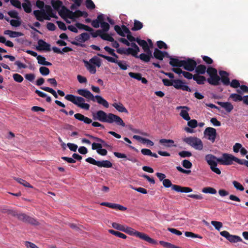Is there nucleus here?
Returning <instances> with one entry per match:
<instances>
[{"mask_svg": "<svg viewBox=\"0 0 248 248\" xmlns=\"http://www.w3.org/2000/svg\"><path fill=\"white\" fill-rule=\"evenodd\" d=\"M93 119L109 124L115 123L116 124L123 127L125 126V123L119 116L111 113L107 114L103 110L97 111L95 115H93Z\"/></svg>", "mask_w": 248, "mask_h": 248, "instance_id": "nucleus-1", "label": "nucleus"}, {"mask_svg": "<svg viewBox=\"0 0 248 248\" xmlns=\"http://www.w3.org/2000/svg\"><path fill=\"white\" fill-rule=\"evenodd\" d=\"M124 229L125 231H124V232L130 235H135L136 237H139L140 239L144 240L151 244L156 245L157 244V242L156 240L150 237L147 234L144 233L136 231L132 228L127 226H125Z\"/></svg>", "mask_w": 248, "mask_h": 248, "instance_id": "nucleus-2", "label": "nucleus"}, {"mask_svg": "<svg viewBox=\"0 0 248 248\" xmlns=\"http://www.w3.org/2000/svg\"><path fill=\"white\" fill-rule=\"evenodd\" d=\"M65 99L72 102L74 104L81 108L87 110L90 108V105L87 103H84L85 100L82 97L75 96L73 94H67L65 96Z\"/></svg>", "mask_w": 248, "mask_h": 248, "instance_id": "nucleus-3", "label": "nucleus"}, {"mask_svg": "<svg viewBox=\"0 0 248 248\" xmlns=\"http://www.w3.org/2000/svg\"><path fill=\"white\" fill-rule=\"evenodd\" d=\"M208 75L210 76L207 79V82L211 85L213 86H217L220 84V78L217 75V70L212 67H208L206 69Z\"/></svg>", "mask_w": 248, "mask_h": 248, "instance_id": "nucleus-4", "label": "nucleus"}, {"mask_svg": "<svg viewBox=\"0 0 248 248\" xmlns=\"http://www.w3.org/2000/svg\"><path fill=\"white\" fill-rule=\"evenodd\" d=\"M205 160L210 166L212 171L218 175L221 174L220 170L217 167V163H219V157L217 158L212 154H208L205 155Z\"/></svg>", "mask_w": 248, "mask_h": 248, "instance_id": "nucleus-5", "label": "nucleus"}, {"mask_svg": "<svg viewBox=\"0 0 248 248\" xmlns=\"http://www.w3.org/2000/svg\"><path fill=\"white\" fill-rule=\"evenodd\" d=\"M183 140L196 150H202L203 149V143L202 140L197 137H187L183 139Z\"/></svg>", "mask_w": 248, "mask_h": 248, "instance_id": "nucleus-6", "label": "nucleus"}, {"mask_svg": "<svg viewBox=\"0 0 248 248\" xmlns=\"http://www.w3.org/2000/svg\"><path fill=\"white\" fill-rule=\"evenodd\" d=\"M233 161L237 163L240 162V159L228 153H223L222 156L219 157V164L223 165H231L233 164Z\"/></svg>", "mask_w": 248, "mask_h": 248, "instance_id": "nucleus-7", "label": "nucleus"}, {"mask_svg": "<svg viewBox=\"0 0 248 248\" xmlns=\"http://www.w3.org/2000/svg\"><path fill=\"white\" fill-rule=\"evenodd\" d=\"M90 39V35L87 32H84L80 34L79 35L76 37L75 41L71 42V43L75 46L84 47L85 45L80 43L85 42Z\"/></svg>", "mask_w": 248, "mask_h": 248, "instance_id": "nucleus-8", "label": "nucleus"}, {"mask_svg": "<svg viewBox=\"0 0 248 248\" xmlns=\"http://www.w3.org/2000/svg\"><path fill=\"white\" fill-rule=\"evenodd\" d=\"M18 219L24 222L28 223L33 225H38V222L34 218L27 215L24 213L18 214Z\"/></svg>", "mask_w": 248, "mask_h": 248, "instance_id": "nucleus-9", "label": "nucleus"}, {"mask_svg": "<svg viewBox=\"0 0 248 248\" xmlns=\"http://www.w3.org/2000/svg\"><path fill=\"white\" fill-rule=\"evenodd\" d=\"M204 136L212 142H214L216 139L217 133L216 129L213 127L206 128L204 132Z\"/></svg>", "mask_w": 248, "mask_h": 248, "instance_id": "nucleus-10", "label": "nucleus"}, {"mask_svg": "<svg viewBox=\"0 0 248 248\" xmlns=\"http://www.w3.org/2000/svg\"><path fill=\"white\" fill-rule=\"evenodd\" d=\"M197 65V62L195 60L191 58H187L186 60H183L182 67L186 70L192 72L195 69Z\"/></svg>", "mask_w": 248, "mask_h": 248, "instance_id": "nucleus-11", "label": "nucleus"}, {"mask_svg": "<svg viewBox=\"0 0 248 248\" xmlns=\"http://www.w3.org/2000/svg\"><path fill=\"white\" fill-rule=\"evenodd\" d=\"M220 234L222 236L226 238L231 243H236L238 242H241L242 241L241 237L239 236L230 234V233L226 231L221 232Z\"/></svg>", "mask_w": 248, "mask_h": 248, "instance_id": "nucleus-12", "label": "nucleus"}, {"mask_svg": "<svg viewBox=\"0 0 248 248\" xmlns=\"http://www.w3.org/2000/svg\"><path fill=\"white\" fill-rule=\"evenodd\" d=\"M33 15L36 19L40 22L43 21L44 19L50 20V18L46 15L45 9L34 10L33 11Z\"/></svg>", "mask_w": 248, "mask_h": 248, "instance_id": "nucleus-13", "label": "nucleus"}, {"mask_svg": "<svg viewBox=\"0 0 248 248\" xmlns=\"http://www.w3.org/2000/svg\"><path fill=\"white\" fill-rule=\"evenodd\" d=\"M229 98L232 99L234 102L243 101V103L248 105V95L242 96L241 95L237 93H232Z\"/></svg>", "mask_w": 248, "mask_h": 248, "instance_id": "nucleus-14", "label": "nucleus"}, {"mask_svg": "<svg viewBox=\"0 0 248 248\" xmlns=\"http://www.w3.org/2000/svg\"><path fill=\"white\" fill-rule=\"evenodd\" d=\"M77 93L80 95L87 99L88 101H94V95L91 93V92L87 89H78Z\"/></svg>", "mask_w": 248, "mask_h": 248, "instance_id": "nucleus-15", "label": "nucleus"}, {"mask_svg": "<svg viewBox=\"0 0 248 248\" xmlns=\"http://www.w3.org/2000/svg\"><path fill=\"white\" fill-rule=\"evenodd\" d=\"M102 144L99 143L93 142L92 145V149L93 150H96L97 153L101 155H106L108 153V151L105 149H102Z\"/></svg>", "mask_w": 248, "mask_h": 248, "instance_id": "nucleus-16", "label": "nucleus"}, {"mask_svg": "<svg viewBox=\"0 0 248 248\" xmlns=\"http://www.w3.org/2000/svg\"><path fill=\"white\" fill-rule=\"evenodd\" d=\"M219 74L220 76V80L223 84L225 86L229 85L230 83L229 74L225 71H220Z\"/></svg>", "mask_w": 248, "mask_h": 248, "instance_id": "nucleus-17", "label": "nucleus"}, {"mask_svg": "<svg viewBox=\"0 0 248 248\" xmlns=\"http://www.w3.org/2000/svg\"><path fill=\"white\" fill-rule=\"evenodd\" d=\"M38 50H46L47 51H49L51 50L50 45L42 39L38 40Z\"/></svg>", "mask_w": 248, "mask_h": 248, "instance_id": "nucleus-18", "label": "nucleus"}, {"mask_svg": "<svg viewBox=\"0 0 248 248\" xmlns=\"http://www.w3.org/2000/svg\"><path fill=\"white\" fill-rule=\"evenodd\" d=\"M172 190L178 192L189 193L192 191V189L189 187L181 186L179 185L173 186Z\"/></svg>", "mask_w": 248, "mask_h": 248, "instance_id": "nucleus-19", "label": "nucleus"}, {"mask_svg": "<svg viewBox=\"0 0 248 248\" xmlns=\"http://www.w3.org/2000/svg\"><path fill=\"white\" fill-rule=\"evenodd\" d=\"M93 102H97L100 105H102L106 108L109 107V104L108 101L103 98L100 95H95L94 96V101Z\"/></svg>", "mask_w": 248, "mask_h": 248, "instance_id": "nucleus-20", "label": "nucleus"}, {"mask_svg": "<svg viewBox=\"0 0 248 248\" xmlns=\"http://www.w3.org/2000/svg\"><path fill=\"white\" fill-rule=\"evenodd\" d=\"M74 117L80 121H83L84 123L86 124H90L92 123V120L90 118L85 116L84 115L80 114V113H76L74 115Z\"/></svg>", "mask_w": 248, "mask_h": 248, "instance_id": "nucleus-21", "label": "nucleus"}, {"mask_svg": "<svg viewBox=\"0 0 248 248\" xmlns=\"http://www.w3.org/2000/svg\"><path fill=\"white\" fill-rule=\"evenodd\" d=\"M100 25L101 28V30H98V32L101 33L107 32L110 29V26L109 24L105 21L104 15L103 16V17L102 18V21L101 22Z\"/></svg>", "mask_w": 248, "mask_h": 248, "instance_id": "nucleus-22", "label": "nucleus"}, {"mask_svg": "<svg viewBox=\"0 0 248 248\" xmlns=\"http://www.w3.org/2000/svg\"><path fill=\"white\" fill-rule=\"evenodd\" d=\"M217 104L224 108L228 112H230L233 109V106L230 102H217Z\"/></svg>", "mask_w": 248, "mask_h": 248, "instance_id": "nucleus-23", "label": "nucleus"}, {"mask_svg": "<svg viewBox=\"0 0 248 248\" xmlns=\"http://www.w3.org/2000/svg\"><path fill=\"white\" fill-rule=\"evenodd\" d=\"M183 60H180L177 58H170V64L173 67H181L183 66Z\"/></svg>", "mask_w": 248, "mask_h": 248, "instance_id": "nucleus-24", "label": "nucleus"}, {"mask_svg": "<svg viewBox=\"0 0 248 248\" xmlns=\"http://www.w3.org/2000/svg\"><path fill=\"white\" fill-rule=\"evenodd\" d=\"M206 66L203 64L196 65L195 68V71L196 73L195 75H204L206 71Z\"/></svg>", "mask_w": 248, "mask_h": 248, "instance_id": "nucleus-25", "label": "nucleus"}, {"mask_svg": "<svg viewBox=\"0 0 248 248\" xmlns=\"http://www.w3.org/2000/svg\"><path fill=\"white\" fill-rule=\"evenodd\" d=\"M103 16L104 15L103 14L98 15L96 19L92 20L91 24L92 26L95 28H99L101 22L102 21V18L103 17Z\"/></svg>", "mask_w": 248, "mask_h": 248, "instance_id": "nucleus-26", "label": "nucleus"}, {"mask_svg": "<svg viewBox=\"0 0 248 248\" xmlns=\"http://www.w3.org/2000/svg\"><path fill=\"white\" fill-rule=\"evenodd\" d=\"M4 34L8 35L11 38H15L19 36H22L24 34L21 32L12 31L11 30H6L4 31Z\"/></svg>", "mask_w": 248, "mask_h": 248, "instance_id": "nucleus-27", "label": "nucleus"}, {"mask_svg": "<svg viewBox=\"0 0 248 248\" xmlns=\"http://www.w3.org/2000/svg\"><path fill=\"white\" fill-rule=\"evenodd\" d=\"M193 80H195L198 84L202 85L204 84V82L207 80V79L202 75L194 74Z\"/></svg>", "mask_w": 248, "mask_h": 248, "instance_id": "nucleus-28", "label": "nucleus"}, {"mask_svg": "<svg viewBox=\"0 0 248 248\" xmlns=\"http://www.w3.org/2000/svg\"><path fill=\"white\" fill-rule=\"evenodd\" d=\"M159 143L163 144L167 147H176V145L174 144V141L172 140H167L162 139L159 140Z\"/></svg>", "mask_w": 248, "mask_h": 248, "instance_id": "nucleus-29", "label": "nucleus"}, {"mask_svg": "<svg viewBox=\"0 0 248 248\" xmlns=\"http://www.w3.org/2000/svg\"><path fill=\"white\" fill-rule=\"evenodd\" d=\"M52 49L54 52L61 54H63V52H68L73 50L71 48L67 46L63 47L62 49V50H61L60 48L57 47L56 46L52 47Z\"/></svg>", "mask_w": 248, "mask_h": 248, "instance_id": "nucleus-30", "label": "nucleus"}, {"mask_svg": "<svg viewBox=\"0 0 248 248\" xmlns=\"http://www.w3.org/2000/svg\"><path fill=\"white\" fill-rule=\"evenodd\" d=\"M112 106L119 112H125L126 113H128V112L126 108L124 107V106L121 103H114L112 104Z\"/></svg>", "mask_w": 248, "mask_h": 248, "instance_id": "nucleus-31", "label": "nucleus"}, {"mask_svg": "<svg viewBox=\"0 0 248 248\" xmlns=\"http://www.w3.org/2000/svg\"><path fill=\"white\" fill-rule=\"evenodd\" d=\"M0 211L2 213L7 214L8 215H11L13 217H16L18 215V213L15 210H14L12 209L6 208H2L0 209Z\"/></svg>", "mask_w": 248, "mask_h": 248, "instance_id": "nucleus-32", "label": "nucleus"}, {"mask_svg": "<svg viewBox=\"0 0 248 248\" xmlns=\"http://www.w3.org/2000/svg\"><path fill=\"white\" fill-rule=\"evenodd\" d=\"M154 58L160 61L163 60L164 58L163 51L158 48H155L154 52Z\"/></svg>", "mask_w": 248, "mask_h": 248, "instance_id": "nucleus-33", "label": "nucleus"}, {"mask_svg": "<svg viewBox=\"0 0 248 248\" xmlns=\"http://www.w3.org/2000/svg\"><path fill=\"white\" fill-rule=\"evenodd\" d=\"M45 10L46 12V14H47L48 16L53 17V18H58V17L56 16L55 13H54L53 11V10L51 7L49 5H46Z\"/></svg>", "mask_w": 248, "mask_h": 248, "instance_id": "nucleus-34", "label": "nucleus"}, {"mask_svg": "<svg viewBox=\"0 0 248 248\" xmlns=\"http://www.w3.org/2000/svg\"><path fill=\"white\" fill-rule=\"evenodd\" d=\"M84 62L85 64L86 68L92 74H95L96 72L95 66L92 64H90L88 61L84 60Z\"/></svg>", "mask_w": 248, "mask_h": 248, "instance_id": "nucleus-35", "label": "nucleus"}, {"mask_svg": "<svg viewBox=\"0 0 248 248\" xmlns=\"http://www.w3.org/2000/svg\"><path fill=\"white\" fill-rule=\"evenodd\" d=\"M39 64L46 66H51L52 63L46 61V58L41 55H38L37 57Z\"/></svg>", "mask_w": 248, "mask_h": 248, "instance_id": "nucleus-36", "label": "nucleus"}, {"mask_svg": "<svg viewBox=\"0 0 248 248\" xmlns=\"http://www.w3.org/2000/svg\"><path fill=\"white\" fill-rule=\"evenodd\" d=\"M143 27V24L141 22L136 19L134 20V26L131 28L133 31H137L140 30Z\"/></svg>", "mask_w": 248, "mask_h": 248, "instance_id": "nucleus-37", "label": "nucleus"}, {"mask_svg": "<svg viewBox=\"0 0 248 248\" xmlns=\"http://www.w3.org/2000/svg\"><path fill=\"white\" fill-rule=\"evenodd\" d=\"M97 166L99 167L109 168L112 167V164L109 160H103L102 161H99Z\"/></svg>", "mask_w": 248, "mask_h": 248, "instance_id": "nucleus-38", "label": "nucleus"}, {"mask_svg": "<svg viewBox=\"0 0 248 248\" xmlns=\"http://www.w3.org/2000/svg\"><path fill=\"white\" fill-rule=\"evenodd\" d=\"M51 4L54 9L57 11H59L60 8H62V2L61 0H52Z\"/></svg>", "mask_w": 248, "mask_h": 248, "instance_id": "nucleus-39", "label": "nucleus"}, {"mask_svg": "<svg viewBox=\"0 0 248 248\" xmlns=\"http://www.w3.org/2000/svg\"><path fill=\"white\" fill-rule=\"evenodd\" d=\"M27 3H23L22 6L23 8L24 11L27 13H30L31 12V5L30 1L28 0H26Z\"/></svg>", "mask_w": 248, "mask_h": 248, "instance_id": "nucleus-40", "label": "nucleus"}, {"mask_svg": "<svg viewBox=\"0 0 248 248\" xmlns=\"http://www.w3.org/2000/svg\"><path fill=\"white\" fill-rule=\"evenodd\" d=\"M108 232L116 236L123 239H126L127 238L126 235L118 231H114L113 230H109Z\"/></svg>", "mask_w": 248, "mask_h": 248, "instance_id": "nucleus-41", "label": "nucleus"}, {"mask_svg": "<svg viewBox=\"0 0 248 248\" xmlns=\"http://www.w3.org/2000/svg\"><path fill=\"white\" fill-rule=\"evenodd\" d=\"M202 192L204 193H210L215 194L217 193V190L215 188L212 187H205L202 189Z\"/></svg>", "mask_w": 248, "mask_h": 248, "instance_id": "nucleus-42", "label": "nucleus"}, {"mask_svg": "<svg viewBox=\"0 0 248 248\" xmlns=\"http://www.w3.org/2000/svg\"><path fill=\"white\" fill-rule=\"evenodd\" d=\"M100 38L104 40L109 42L114 41V38L107 32H102L101 34H100Z\"/></svg>", "mask_w": 248, "mask_h": 248, "instance_id": "nucleus-43", "label": "nucleus"}, {"mask_svg": "<svg viewBox=\"0 0 248 248\" xmlns=\"http://www.w3.org/2000/svg\"><path fill=\"white\" fill-rule=\"evenodd\" d=\"M40 88L45 91L50 93L54 96L55 98H57L58 97V95L56 92L52 88L48 87H41Z\"/></svg>", "mask_w": 248, "mask_h": 248, "instance_id": "nucleus-44", "label": "nucleus"}, {"mask_svg": "<svg viewBox=\"0 0 248 248\" xmlns=\"http://www.w3.org/2000/svg\"><path fill=\"white\" fill-rule=\"evenodd\" d=\"M90 62L97 67H100L101 65V60L97 56H94L90 60Z\"/></svg>", "mask_w": 248, "mask_h": 248, "instance_id": "nucleus-45", "label": "nucleus"}, {"mask_svg": "<svg viewBox=\"0 0 248 248\" xmlns=\"http://www.w3.org/2000/svg\"><path fill=\"white\" fill-rule=\"evenodd\" d=\"M97 55L98 56L107 60L108 62H110L117 63V62L118 61V60L116 59H115L114 58H112L111 57L106 56L100 53H98Z\"/></svg>", "mask_w": 248, "mask_h": 248, "instance_id": "nucleus-46", "label": "nucleus"}, {"mask_svg": "<svg viewBox=\"0 0 248 248\" xmlns=\"http://www.w3.org/2000/svg\"><path fill=\"white\" fill-rule=\"evenodd\" d=\"M173 83L172 86L178 90L181 89L183 84H184V82L180 79H173Z\"/></svg>", "mask_w": 248, "mask_h": 248, "instance_id": "nucleus-47", "label": "nucleus"}, {"mask_svg": "<svg viewBox=\"0 0 248 248\" xmlns=\"http://www.w3.org/2000/svg\"><path fill=\"white\" fill-rule=\"evenodd\" d=\"M136 42L141 46H142L143 50L149 46L147 43L144 40L140 39L139 38H136Z\"/></svg>", "mask_w": 248, "mask_h": 248, "instance_id": "nucleus-48", "label": "nucleus"}, {"mask_svg": "<svg viewBox=\"0 0 248 248\" xmlns=\"http://www.w3.org/2000/svg\"><path fill=\"white\" fill-rule=\"evenodd\" d=\"M188 110H182L180 112V115L185 120L189 121L190 119V117L187 112Z\"/></svg>", "mask_w": 248, "mask_h": 248, "instance_id": "nucleus-49", "label": "nucleus"}, {"mask_svg": "<svg viewBox=\"0 0 248 248\" xmlns=\"http://www.w3.org/2000/svg\"><path fill=\"white\" fill-rule=\"evenodd\" d=\"M39 72L43 76H47L50 73L49 68L46 67L42 66L39 68Z\"/></svg>", "mask_w": 248, "mask_h": 248, "instance_id": "nucleus-50", "label": "nucleus"}, {"mask_svg": "<svg viewBox=\"0 0 248 248\" xmlns=\"http://www.w3.org/2000/svg\"><path fill=\"white\" fill-rule=\"evenodd\" d=\"M163 185L166 188H169L170 187H171V189H172L173 186H176V185H173L171 183V182L170 180L168 179H165L163 180Z\"/></svg>", "mask_w": 248, "mask_h": 248, "instance_id": "nucleus-51", "label": "nucleus"}, {"mask_svg": "<svg viewBox=\"0 0 248 248\" xmlns=\"http://www.w3.org/2000/svg\"><path fill=\"white\" fill-rule=\"evenodd\" d=\"M139 58H140L142 61L145 62H148L150 61L151 58L148 56V55H146L145 53H141L139 56Z\"/></svg>", "mask_w": 248, "mask_h": 248, "instance_id": "nucleus-52", "label": "nucleus"}, {"mask_svg": "<svg viewBox=\"0 0 248 248\" xmlns=\"http://www.w3.org/2000/svg\"><path fill=\"white\" fill-rule=\"evenodd\" d=\"M128 75L131 78L136 79L140 81L141 79V74L140 73L129 72Z\"/></svg>", "mask_w": 248, "mask_h": 248, "instance_id": "nucleus-53", "label": "nucleus"}, {"mask_svg": "<svg viewBox=\"0 0 248 248\" xmlns=\"http://www.w3.org/2000/svg\"><path fill=\"white\" fill-rule=\"evenodd\" d=\"M112 226L113 228H114V229L119 230L120 231L124 232V231H125L124 228H125V226L121 225V224H118L116 222H113L112 224Z\"/></svg>", "mask_w": 248, "mask_h": 248, "instance_id": "nucleus-54", "label": "nucleus"}, {"mask_svg": "<svg viewBox=\"0 0 248 248\" xmlns=\"http://www.w3.org/2000/svg\"><path fill=\"white\" fill-rule=\"evenodd\" d=\"M125 61H118L116 64L118 65L119 67L123 70H125L128 67V65L126 64Z\"/></svg>", "mask_w": 248, "mask_h": 248, "instance_id": "nucleus-55", "label": "nucleus"}, {"mask_svg": "<svg viewBox=\"0 0 248 248\" xmlns=\"http://www.w3.org/2000/svg\"><path fill=\"white\" fill-rule=\"evenodd\" d=\"M68 9H67L66 7L64 6H63L61 10H60L58 11L59 15L63 18H64L66 17V15H67V12L66 10H68Z\"/></svg>", "mask_w": 248, "mask_h": 248, "instance_id": "nucleus-56", "label": "nucleus"}, {"mask_svg": "<svg viewBox=\"0 0 248 248\" xmlns=\"http://www.w3.org/2000/svg\"><path fill=\"white\" fill-rule=\"evenodd\" d=\"M15 179L16 180V181L17 182H18L19 183L23 185L25 187H31V188L32 187V186L28 182H27V181H26L25 180H24L22 179L16 178H15Z\"/></svg>", "mask_w": 248, "mask_h": 248, "instance_id": "nucleus-57", "label": "nucleus"}, {"mask_svg": "<svg viewBox=\"0 0 248 248\" xmlns=\"http://www.w3.org/2000/svg\"><path fill=\"white\" fill-rule=\"evenodd\" d=\"M187 125L191 128H194L197 127L198 122L196 120L192 119L189 120L187 122Z\"/></svg>", "mask_w": 248, "mask_h": 248, "instance_id": "nucleus-58", "label": "nucleus"}, {"mask_svg": "<svg viewBox=\"0 0 248 248\" xmlns=\"http://www.w3.org/2000/svg\"><path fill=\"white\" fill-rule=\"evenodd\" d=\"M232 184H233V186H234V187L237 190H239L241 191H242L244 190V186H242V185L241 184H240L238 182H237L236 181H233L232 182Z\"/></svg>", "mask_w": 248, "mask_h": 248, "instance_id": "nucleus-59", "label": "nucleus"}, {"mask_svg": "<svg viewBox=\"0 0 248 248\" xmlns=\"http://www.w3.org/2000/svg\"><path fill=\"white\" fill-rule=\"evenodd\" d=\"M85 5L87 9L92 10L95 8V5L92 0H86Z\"/></svg>", "mask_w": 248, "mask_h": 248, "instance_id": "nucleus-60", "label": "nucleus"}, {"mask_svg": "<svg viewBox=\"0 0 248 248\" xmlns=\"http://www.w3.org/2000/svg\"><path fill=\"white\" fill-rule=\"evenodd\" d=\"M211 224L215 228L217 231H219L220 228L222 227L223 225L221 222L217 221H212Z\"/></svg>", "mask_w": 248, "mask_h": 248, "instance_id": "nucleus-61", "label": "nucleus"}, {"mask_svg": "<svg viewBox=\"0 0 248 248\" xmlns=\"http://www.w3.org/2000/svg\"><path fill=\"white\" fill-rule=\"evenodd\" d=\"M8 15L12 18L19 19L18 13L15 10L9 11L7 12Z\"/></svg>", "mask_w": 248, "mask_h": 248, "instance_id": "nucleus-62", "label": "nucleus"}, {"mask_svg": "<svg viewBox=\"0 0 248 248\" xmlns=\"http://www.w3.org/2000/svg\"><path fill=\"white\" fill-rule=\"evenodd\" d=\"M181 157H188L192 156V153L190 152L186 151H182L178 153Z\"/></svg>", "mask_w": 248, "mask_h": 248, "instance_id": "nucleus-63", "label": "nucleus"}, {"mask_svg": "<svg viewBox=\"0 0 248 248\" xmlns=\"http://www.w3.org/2000/svg\"><path fill=\"white\" fill-rule=\"evenodd\" d=\"M13 78L15 81L19 83L22 82L24 79L22 76L18 74H13Z\"/></svg>", "mask_w": 248, "mask_h": 248, "instance_id": "nucleus-64", "label": "nucleus"}]
</instances>
